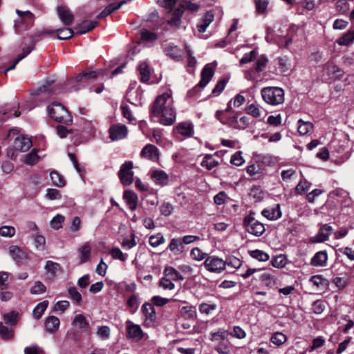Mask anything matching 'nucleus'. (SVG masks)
<instances>
[{
    "label": "nucleus",
    "instance_id": "f257e3e1",
    "mask_svg": "<svg viewBox=\"0 0 354 354\" xmlns=\"http://www.w3.org/2000/svg\"><path fill=\"white\" fill-rule=\"evenodd\" d=\"M151 113L153 116L159 118L163 125H171L176 121L174 100L170 93L157 96L153 103Z\"/></svg>",
    "mask_w": 354,
    "mask_h": 354
},
{
    "label": "nucleus",
    "instance_id": "f03ea898",
    "mask_svg": "<svg viewBox=\"0 0 354 354\" xmlns=\"http://www.w3.org/2000/svg\"><path fill=\"white\" fill-rule=\"evenodd\" d=\"M178 2V0H162V5L165 8L169 9L167 15V23L174 29L179 28L181 24V17L183 10L178 6L173 8Z\"/></svg>",
    "mask_w": 354,
    "mask_h": 354
},
{
    "label": "nucleus",
    "instance_id": "7ed1b4c3",
    "mask_svg": "<svg viewBox=\"0 0 354 354\" xmlns=\"http://www.w3.org/2000/svg\"><path fill=\"white\" fill-rule=\"evenodd\" d=\"M48 112L53 120L59 123L70 125L73 122V118L70 113L59 103H52L48 106Z\"/></svg>",
    "mask_w": 354,
    "mask_h": 354
},
{
    "label": "nucleus",
    "instance_id": "20e7f679",
    "mask_svg": "<svg viewBox=\"0 0 354 354\" xmlns=\"http://www.w3.org/2000/svg\"><path fill=\"white\" fill-rule=\"evenodd\" d=\"M261 94L263 100L270 105H278L284 101V91L279 87H265Z\"/></svg>",
    "mask_w": 354,
    "mask_h": 354
},
{
    "label": "nucleus",
    "instance_id": "39448f33",
    "mask_svg": "<svg viewBox=\"0 0 354 354\" xmlns=\"http://www.w3.org/2000/svg\"><path fill=\"white\" fill-rule=\"evenodd\" d=\"M15 12L19 17L15 21V28L16 32L19 34L33 25L35 15L28 10L21 11L17 9Z\"/></svg>",
    "mask_w": 354,
    "mask_h": 354
},
{
    "label": "nucleus",
    "instance_id": "423d86ee",
    "mask_svg": "<svg viewBox=\"0 0 354 354\" xmlns=\"http://www.w3.org/2000/svg\"><path fill=\"white\" fill-rule=\"evenodd\" d=\"M243 225L246 231L256 236H261L265 232L264 225L254 218V213H250L244 218Z\"/></svg>",
    "mask_w": 354,
    "mask_h": 354
},
{
    "label": "nucleus",
    "instance_id": "0eeeda50",
    "mask_svg": "<svg viewBox=\"0 0 354 354\" xmlns=\"http://www.w3.org/2000/svg\"><path fill=\"white\" fill-rule=\"evenodd\" d=\"M35 44V39L32 37H25L21 44L23 53L18 56V57L14 61L13 64L4 71V74L6 75L8 71L12 70L15 68L16 65L26 57L30 52L34 49Z\"/></svg>",
    "mask_w": 354,
    "mask_h": 354
},
{
    "label": "nucleus",
    "instance_id": "6e6552de",
    "mask_svg": "<svg viewBox=\"0 0 354 354\" xmlns=\"http://www.w3.org/2000/svg\"><path fill=\"white\" fill-rule=\"evenodd\" d=\"M57 86L53 84V81H46L45 83L35 91L37 100H47L50 95L57 93Z\"/></svg>",
    "mask_w": 354,
    "mask_h": 354
},
{
    "label": "nucleus",
    "instance_id": "1a4fd4ad",
    "mask_svg": "<svg viewBox=\"0 0 354 354\" xmlns=\"http://www.w3.org/2000/svg\"><path fill=\"white\" fill-rule=\"evenodd\" d=\"M133 162L126 161L123 163L118 171V177L124 186L131 185L133 180V172L132 171Z\"/></svg>",
    "mask_w": 354,
    "mask_h": 354
},
{
    "label": "nucleus",
    "instance_id": "9d476101",
    "mask_svg": "<svg viewBox=\"0 0 354 354\" xmlns=\"http://www.w3.org/2000/svg\"><path fill=\"white\" fill-rule=\"evenodd\" d=\"M203 264L210 272L220 273L225 269L224 261L215 256L207 257Z\"/></svg>",
    "mask_w": 354,
    "mask_h": 354
},
{
    "label": "nucleus",
    "instance_id": "9b49d317",
    "mask_svg": "<svg viewBox=\"0 0 354 354\" xmlns=\"http://www.w3.org/2000/svg\"><path fill=\"white\" fill-rule=\"evenodd\" d=\"M109 138L112 141L125 138L128 134L127 127L122 124H112L109 129Z\"/></svg>",
    "mask_w": 354,
    "mask_h": 354
},
{
    "label": "nucleus",
    "instance_id": "f8f14e48",
    "mask_svg": "<svg viewBox=\"0 0 354 354\" xmlns=\"http://www.w3.org/2000/svg\"><path fill=\"white\" fill-rule=\"evenodd\" d=\"M127 337L129 339L138 342L143 338L144 332L140 325L128 320L127 322Z\"/></svg>",
    "mask_w": 354,
    "mask_h": 354
},
{
    "label": "nucleus",
    "instance_id": "ddd939ff",
    "mask_svg": "<svg viewBox=\"0 0 354 354\" xmlns=\"http://www.w3.org/2000/svg\"><path fill=\"white\" fill-rule=\"evenodd\" d=\"M141 311L145 317L144 325L147 326H151L155 322L156 318V311L153 305L148 302L145 303L141 308Z\"/></svg>",
    "mask_w": 354,
    "mask_h": 354
},
{
    "label": "nucleus",
    "instance_id": "4468645a",
    "mask_svg": "<svg viewBox=\"0 0 354 354\" xmlns=\"http://www.w3.org/2000/svg\"><path fill=\"white\" fill-rule=\"evenodd\" d=\"M57 12L61 21L65 26H71L74 20V16L70 9L64 6L57 7Z\"/></svg>",
    "mask_w": 354,
    "mask_h": 354
},
{
    "label": "nucleus",
    "instance_id": "2eb2a0df",
    "mask_svg": "<svg viewBox=\"0 0 354 354\" xmlns=\"http://www.w3.org/2000/svg\"><path fill=\"white\" fill-rule=\"evenodd\" d=\"M9 252L17 264H21L24 260L28 259V252L17 245L10 246Z\"/></svg>",
    "mask_w": 354,
    "mask_h": 354
},
{
    "label": "nucleus",
    "instance_id": "dca6fc26",
    "mask_svg": "<svg viewBox=\"0 0 354 354\" xmlns=\"http://www.w3.org/2000/svg\"><path fill=\"white\" fill-rule=\"evenodd\" d=\"M331 231L332 227L325 224L320 227L317 234L310 238V241L312 243H323L328 240Z\"/></svg>",
    "mask_w": 354,
    "mask_h": 354
},
{
    "label": "nucleus",
    "instance_id": "f3484780",
    "mask_svg": "<svg viewBox=\"0 0 354 354\" xmlns=\"http://www.w3.org/2000/svg\"><path fill=\"white\" fill-rule=\"evenodd\" d=\"M164 52L176 62L183 60L182 50L173 44H167L164 46Z\"/></svg>",
    "mask_w": 354,
    "mask_h": 354
},
{
    "label": "nucleus",
    "instance_id": "a211bd4d",
    "mask_svg": "<svg viewBox=\"0 0 354 354\" xmlns=\"http://www.w3.org/2000/svg\"><path fill=\"white\" fill-rule=\"evenodd\" d=\"M140 156L152 161H156L159 158L158 149L156 146L148 144L142 149Z\"/></svg>",
    "mask_w": 354,
    "mask_h": 354
},
{
    "label": "nucleus",
    "instance_id": "6ab92c4d",
    "mask_svg": "<svg viewBox=\"0 0 354 354\" xmlns=\"http://www.w3.org/2000/svg\"><path fill=\"white\" fill-rule=\"evenodd\" d=\"M214 71L212 66L210 64H206L201 71V80L198 84V86L201 88H204L212 80Z\"/></svg>",
    "mask_w": 354,
    "mask_h": 354
},
{
    "label": "nucleus",
    "instance_id": "aec40b11",
    "mask_svg": "<svg viewBox=\"0 0 354 354\" xmlns=\"http://www.w3.org/2000/svg\"><path fill=\"white\" fill-rule=\"evenodd\" d=\"M32 142L30 138L26 136H19L14 142V149L17 151L25 152L32 147Z\"/></svg>",
    "mask_w": 354,
    "mask_h": 354
},
{
    "label": "nucleus",
    "instance_id": "412c9836",
    "mask_svg": "<svg viewBox=\"0 0 354 354\" xmlns=\"http://www.w3.org/2000/svg\"><path fill=\"white\" fill-rule=\"evenodd\" d=\"M151 178L156 185L160 186L167 185L169 182V176L163 170L151 171Z\"/></svg>",
    "mask_w": 354,
    "mask_h": 354
},
{
    "label": "nucleus",
    "instance_id": "4be33fe9",
    "mask_svg": "<svg viewBox=\"0 0 354 354\" xmlns=\"http://www.w3.org/2000/svg\"><path fill=\"white\" fill-rule=\"evenodd\" d=\"M268 62V59L266 55H261V56H259L256 61L255 66L254 67V68H252L250 71L248 72V74L246 75V78L250 80H253L250 75V73L253 71H254L257 73H261L263 71L267 66Z\"/></svg>",
    "mask_w": 354,
    "mask_h": 354
},
{
    "label": "nucleus",
    "instance_id": "5701e85b",
    "mask_svg": "<svg viewBox=\"0 0 354 354\" xmlns=\"http://www.w3.org/2000/svg\"><path fill=\"white\" fill-rule=\"evenodd\" d=\"M328 254L326 251L317 252L311 259L310 264L315 267H324L327 265Z\"/></svg>",
    "mask_w": 354,
    "mask_h": 354
},
{
    "label": "nucleus",
    "instance_id": "b1692460",
    "mask_svg": "<svg viewBox=\"0 0 354 354\" xmlns=\"http://www.w3.org/2000/svg\"><path fill=\"white\" fill-rule=\"evenodd\" d=\"M180 318L185 320L194 321L196 318L197 313L195 308L192 306H183L179 312Z\"/></svg>",
    "mask_w": 354,
    "mask_h": 354
},
{
    "label": "nucleus",
    "instance_id": "393cba45",
    "mask_svg": "<svg viewBox=\"0 0 354 354\" xmlns=\"http://www.w3.org/2000/svg\"><path fill=\"white\" fill-rule=\"evenodd\" d=\"M214 14L212 12H207L197 25V29L199 32L203 33L206 31L207 28L214 21Z\"/></svg>",
    "mask_w": 354,
    "mask_h": 354
},
{
    "label": "nucleus",
    "instance_id": "a878e982",
    "mask_svg": "<svg viewBox=\"0 0 354 354\" xmlns=\"http://www.w3.org/2000/svg\"><path fill=\"white\" fill-rule=\"evenodd\" d=\"M44 269L50 279L55 278L62 272L59 264L53 261H47Z\"/></svg>",
    "mask_w": 354,
    "mask_h": 354
},
{
    "label": "nucleus",
    "instance_id": "bb28decb",
    "mask_svg": "<svg viewBox=\"0 0 354 354\" xmlns=\"http://www.w3.org/2000/svg\"><path fill=\"white\" fill-rule=\"evenodd\" d=\"M97 24L95 21L85 20L77 25L75 27L76 32L79 35L85 34L93 30Z\"/></svg>",
    "mask_w": 354,
    "mask_h": 354
},
{
    "label": "nucleus",
    "instance_id": "cd10ccee",
    "mask_svg": "<svg viewBox=\"0 0 354 354\" xmlns=\"http://www.w3.org/2000/svg\"><path fill=\"white\" fill-rule=\"evenodd\" d=\"M73 325L82 331L88 330L90 328L88 322L82 314H77L75 316L73 321Z\"/></svg>",
    "mask_w": 354,
    "mask_h": 354
},
{
    "label": "nucleus",
    "instance_id": "c85d7f7f",
    "mask_svg": "<svg viewBox=\"0 0 354 354\" xmlns=\"http://www.w3.org/2000/svg\"><path fill=\"white\" fill-rule=\"evenodd\" d=\"M80 261L79 264H83L88 261L91 259V247L88 243H84L79 249Z\"/></svg>",
    "mask_w": 354,
    "mask_h": 354
},
{
    "label": "nucleus",
    "instance_id": "c756f323",
    "mask_svg": "<svg viewBox=\"0 0 354 354\" xmlns=\"http://www.w3.org/2000/svg\"><path fill=\"white\" fill-rule=\"evenodd\" d=\"M45 328L48 333L57 331L59 327V319L55 316H49L45 320Z\"/></svg>",
    "mask_w": 354,
    "mask_h": 354
},
{
    "label": "nucleus",
    "instance_id": "7c9ffc66",
    "mask_svg": "<svg viewBox=\"0 0 354 354\" xmlns=\"http://www.w3.org/2000/svg\"><path fill=\"white\" fill-rule=\"evenodd\" d=\"M176 129L178 133L187 137L192 136L194 133V126L189 122L179 123L176 127Z\"/></svg>",
    "mask_w": 354,
    "mask_h": 354
},
{
    "label": "nucleus",
    "instance_id": "2f4dec72",
    "mask_svg": "<svg viewBox=\"0 0 354 354\" xmlns=\"http://www.w3.org/2000/svg\"><path fill=\"white\" fill-rule=\"evenodd\" d=\"M124 199L129 205L130 209L134 211L137 208L138 196L133 191H125L123 195Z\"/></svg>",
    "mask_w": 354,
    "mask_h": 354
},
{
    "label": "nucleus",
    "instance_id": "473e14b6",
    "mask_svg": "<svg viewBox=\"0 0 354 354\" xmlns=\"http://www.w3.org/2000/svg\"><path fill=\"white\" fill-rule=\"evenodd\" d=\"M163 274L172 281H183L184 279L183 275L171 266L165 267L163 271Z\"/></svg>",
    "mask_w": 354,
    "mask_h": 354
},
{
    "label": "nucleus",
    "instance_id": "72a5a7b5",
    "mask_svg": "<svg viewBox=\"0 0 354 354\" xmlns=\"http://www.w3.org/2000/svg\"><path fill=\"white\" fill-rule=\"evenodd\" d=\"M138 71L140 75V81L142 82H147L151 77V71L149 64L144 62H142L138 66Z\"/></svg>",
    "mask_w": 354,
    "mask_h": 354
},
{
    "label": "nucleus",
    "instance_id": "f704fd0d",
    "mask_svg": "<svg viewBox=\"0 0 354 354\" xmlns=\"http://www.w3.org/2000/svg\"><path fill=\"white\" fill-rule=\"evenodd\" d=\"M125 1H122L119 3H110L109 6H107L102 12H101L97 16V19L104 18L110 14H111L113 11L118 10L121 8V6L125 3Z\"/></svg>",
    "mask_w": 354,
    "mask_h": 354
},
{
    "label": "nucleus",
    "instance_id": "c9c22d12",
    "mask_svg": "<svg viewBox=\"0 0 354 354\" xmlns=\"http://www.w3.org/2000/svg\"><path fill=\"white\" fill-rule=\"evenodd\" d=\"M178 7L182 10H187L191 12H196L200 8V5L196 3H193L191 1L187 0H178L177 3Z\"/></svg>",
    "mask_w": 354,
    "mask_h": 354
},
{
    "label": "nucleus",
    "instance_id": "e433bc0d",
    "mask_svg": "<svg viewBox=\"0 0 354 354\" xmlns=\"http://www.w3.org/2000/svg\"><path fill=\"white\" fill-rule=\"evenodd\" d=\"M53 32H56L57 35V38L59 39H62V40L68 39L71 38L74 35L73 30L72 29L68 28L57 29V30H55L50 31V32H48V31L44 32V33H48V34L53 33Z\"/></svg>",
    "mask_w": 354,
    "mask_h": 354
},
{
    "label": "nucleus",
    "instance_id": "4c0bfd02",
    "mask_svg": "<svg viewBox=\"0 0 354 354\" xmlns=\"http://www.w3.org/2000/svg\"><path fill=\"white\" fill-rule=\"evenodd\" d=\"M167 249L175 254H179L184 250V246L180 239L173 238L168 245Z\"/></svg>",
    "mask_w": 354,
    "mask_h": 354
},
{
    "label": "nucleus",
    "instance_id": "58836bf2",
    "mask_svg": "<svg viewBox=\"0 0 354 354\" xmlns=\"http://www.w3.org/2000/svg\"><path fill=\"white\" fill-rule=\"evenodd\" d=\"M310 281L320 290H324L328 286V281L326 279L324 278L322 275H314L310 279Z\"/></svg>",
    "mask_w": 354,
    "mask_h": 354
},
{
    "label": "nucleus",
    "instance_id": "ea45409f",
    "mask_svg": "<svg viewBox=\"0 0 354 354\" xmlns=\"http://www.w3.org/2000/svg\"><path fill=\"white\" fill-rule=\"evenodd\" d=\"M48 305V301L47 300H44L40 303H39L34 308L32 312V316L35 319H39L45 310H46Z\"/></svg>",
    "mask_w": 354,
    "mask_h": 354
},
{
    "label": "nucleus",
    "instance_id": "a19ab883",
    "mask_svg": "<svg viewBox=\"0 0 354 354\" xmlns=\"http://www.w3.org/2000/svg\"><path fill=\"white\" fill-rule=\"evenodd\" d=\"M261 214L269 220L277 219L281 216L279 205H277L274 208L263 209L261 212Z\"/></svg>",
    "mask_w": 354,
    "mask_h": 354
},
{
    "label": "nucleus",
    "instance_id": "79ce46f5",
    "mask_svg": "<svg viewBox=\"0 0 354 354\" xmlns=\"http://www.w3.org/2000/svg\"><path fill=\"white\" fill-rule=\"evenodd\" d=\"M13 328L0 323V335L5 340H10L13 337Z\"/></svg>",
    "mask_w": 354,
    "mask_h": 354
},
{
    "label": "nucleus",
    "instance_id": "37998d69",
    "mask_svg": "<svg viewBox=\"0 0 354 354\" xmlns=\"http://www.w3.org/2000/svg\"><path fill=\"white\" fill-rule=\"evenodd\" d=\"M230 335V332L224 329H219L218 331L211 333L210 339L212 342H222L223 340L227 339Z\"/></svg>",
    "mask_w": 354,
    "mask_h": 354
},
{
    "label": "nucleus",
    "instance_id": "c03bdc74",
    "mask_svg": "<svg viewBox=\"0 0 354 354\" xmlns=\"http://www.w3.org/2000/svg\"><path fill=\"white\" fill-rule=\"evenodd\" d=\"M17 316L18 313L15 310L6 313L3 316L5 324L15 327L17 323Z\"/></svg>",
    "mask_w": 354,
    "mask_h": 354
},
{
    "label": "nucleus",
    "instance_id": "a18cd8bd",
    "mask_svg": "<svg viewBox=\"0 0 354 354\" xmlns=\"http://www.w3.org/2000/svg\"><path fill=\"white\" fill-rule=\"evenodd\" d=\"M201 166L208 170H211L218 165V161L214 160L212 155L207 154L201 162Z\"/></svg>",
    "mask_w": 354,
    "mask_h": 354
},
{
    "label": "nucleus",
    "instance_id": "49530a36",
    "mask_svg": "<svg viewBox=\"0 0 354 354\" xmlns=\"http://www.w3.org/2000/svg\"><path fill=\"white\" fill-rule=\"evenodd\" d=\"M230 342L228 339L219 342L215 346V350L219 354H229L230 353Z\"/></svg>",
    "mask_w": 354,
    "mask_h": 354
},
{
    "label": "nucleus",
    "instance_id": "de8ad7c7",
    "mask_svg": "<svg viewBox=\"0 0 354 354\" xmlns=\"http://www.w3.org/2000/svg\"><path fill=\"white\" fill-rule=\"evenodd\" d=\"M249 254L251 257L259 261H267L270 258L267 253L260 250H250L249 251Z\"/></svg>",
    "mask_w": 354,
    "mask_h": 354
},
{
    "label": "nucleus",
    "instance_id": "09e8293b",
    "mask_svg": "<svg viewBox=\"0 0 354 354\" xmlns=\"http://www.w3.org/2000/svg\"><path fill=\"white\" fill-rule=\"evenodd\" d=\"M298 123V131L301 135L308 133L313 128V124L310 122H304L301 119H299Z\"/></svg>",
    "mask_w": 354,
    "mask_h": 354
},
{
    "label": "nucleus",
    "instance_id": "8fccbe9b",
    "mask_svg": "<svg viewBox=\"0 0 354 354\" xmlns=\"http://www.w3.org/2000/svg\"><path fill=\"white\" fill-rule=\"evenodd\" d=\"M190 256L192 259L197 261H201L203 259H206V258L208 257V254L203 252L198 248H194L190 252Z\"/></svg>",
    "mask_w": 354,
    "mask_h": 354
},
{
    "label": "nucleus",
    "instance_id": "3c124183",
    "mask_svg": "<svg viewBox=\"0 0 354 354\" xmlns=\"http://www.w3.org/2000/svg\"><path fill=\"white\" fill-rule=\"evenodd\" d=\"M354 41V31L350 30L339 38L338 44L341 46H348Z\"/></svg>",
    "mask_w": 354,
    "mask_h": 354
},
{
    "label": "nucleus",
    "instance_id": "603ef678",
    "mask_svg": "<svg viewBox=\"0 0 354 354\" xmlns=\"http://www.w3.org/2000/svg\"><path fill=\"white\" fill-rule=\"evenodd\" d=\"M287 263V258L285 254L277 255L272 260V264L274 267L281 268H283Z\"/></svg>",
    "mask_w": 354,
    "mask_h": 354
},
{
    "label": "nucleus",
    "instance_id": "864d4df0",
    "mask_svg": "<svg viewBox=\"0 0 354 354\" xmlns=\"http://www.w3.org/2000/svg\"><path fill=\"white\" fill-rule=\"evenodd\" d=\"M257 54L258 52L257 49H253L250 52L244 54L243 57L240 59V65L242 66L254 60L257 56Z\"/></svg>",
    "mask_w": 354,
    "mask_h": 354
},
{
    "label": "nucleus",
    "instance_id": "5fc2aeb1",
    "mask_svg": "<svg viewBox=\"0 0 354 354\" xmlns=\"http://www.w3.org/2000/svg\"><path fill=\"white\" fill-rule=\"evenodd\" d=\"M165 241V239L162 234L160 233H158L156 235H152L149 237V244L153 248H156L159 246L160 245L164 243Z\"/></svg>",
    "mask_w": 354,
    "mask_h": 354
},
{
    "label": "nucleus",
    "instance_id": "6e6d98bb",
    "mask_svg": "<svg viewBox=\"0 0 354 354\" xmlns=\"http://www.w3.org/2000/svg\"><path fill=\"white\" fill-rule=\"evenodd\" d=\"M270 341L273 344L279 346L287 341V337L285 334L282 333L276 332L272 335Z\"/></svg>",
    "mask_w": 354,
    "mask_h": 354
},
{
    "label": "nucleus",
    "instance_id": "4d7b16f0",
    "mask_svg": "<svg viewBox=\"0 0 354 354\" xmlns=\"http://www.w3.org/2000/svg\"><path fill=\"white\" fill-rule=\"evenodd\" d=\"M50 176L53 183L57 187H63L65 185V180L62 176L57 171H51Z\"/></svg>",
    "mask_w": 354,
    "mask_h": 354
},
{
    "label": "nucleus",
    "instance_id": "13d9d810",
    "mask_svg": "<svg viewBox=\"0 0 354 354\" xmlns=\"http://www.w3.org/2000/svg\"><path fill=\"white\" fill-rule=\"evenodd\" d=\"M259 279L266 286H272L275 283L274 277L270 272L262 273Z\"/></svg>",
    "mask_w": 354,
    "mask_h": 354
},
{
    "label": "nucleus",
    "instance_id": "bf43d9fd",
    "mask_svg": "<svg viewBox=\"0 0 354 354\" xmlns=\"http://www.w3.org/2000/svg\"><path fill=\"white\" fill-rule=\"evenodd\" d=\"M97 335L103 340H106L110 337L111 330L107 326H100L97 329Z\"/></svg>",
    "mask_w": 354,
    "mask_h": 354
},
{
    "label": "nucleus",
    "instance_id": "052dcab7",
    "mask_svg": "<svg viewBox=\"0 0 354 354\" xmlns=\"http://www.w3.org/2000/svg\"><path fill=\"white\" fill-rule=\"evenodd\" d=\"M46 287L40 281H37L34 286L31 287L30 292L32 295H39L45 292Z\"/></svg>",
    "mask_w": 354,
    "mask_h": 354
},
{
    "label": "nucleus",
    "instance_id": "680f3d73",
    "mask_svg": "<svg viewBox=\"0 0 354 354\" xmlns=\"http://www.w3.org/2000/svg\"><path fill=\"white\" fill-rule=\"evenodd\" d=\"M171 281V279L164 275L159 281V286L164 290H173L175 288V285Z\"/></svg>",
    "mask_w": 354,
    "mask_h": 354
},
{
    "label": "nucleus",
    "instance_id": "e2e57ef3",
    "mask_svg": "<svg viewBox=\"0 0 354 354\" xmlns=\"http://www.w3.org/2000/svg\"><path fill=\"white\" fill-rule=\"evenodd\" d=\"M140 37L142 41H154L158 38L157 35L155 32L147 30H142L140 32Z\"/></svg>",
    "mask_w": 354,
    "mask_h": 354
},
{
    "label": "nucleus",
    "instance_id": "0e129e2a",
    "mask_svg": "<svg viewBox=\"0 0 354 354\" xmlns=\"http://www.w3.org/2000/svg\"><path fill=\"white\" fill-rule=\"evenodd\" d=\"M9 284V273L4 271L0 272V290L7 289Z\"/></svg>",
    "mask_w": 354,
    "mask_h": 354
},
{
    "label": "nucleus",
    "instance_id": "69168bd1",
    "mask_svg": "<svg viewBox=\"0 0 354 354\" xmlns=\"http://www.w3.org/2000/svg\"><path fill=\"white\" fill-rule=\"evenodd\" d=\"M64 221V216L61 214H57L50 221L51 227L55 230H59L62 227Z\"/></svg>",
    "mask_w": 354,
    "mask_h": 354
},
{
    "label": "nucleus",
    "instance_id": "338daca9",
    "mask_svg": "<svg viewBox=\"0 0 354 354\" xmlns=\"http://www.w3.org/2000/svg\"><path fill=\"white\" fill-rule=\"evenodd\" d=\"M39 158L37 151L34 149L26 156L25 163L29 165H33L37 162Z\"/></svg>",
    "mask_w": 354,
    "mask_h": 354
},
{
    "label": "nucleus",
    "instance_id": "774afa93",
    "mask_svg": "<svg viewBox=\"0 0 354 354\" xmlns=\"http://www.w3.org/2000/svg\"><path fill=\"white\" fill-rule=\"evenodd\" d=\"M246 112L254 118H259L261 115V111L259 106L255 104L249 105L246 109Z\"/></svg>",
    "mask_w": 354,
    "mask_h": 354
}]
</instances>
